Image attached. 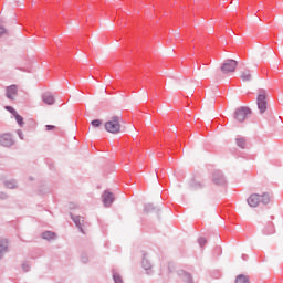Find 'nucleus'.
Here are the masks:
<instances>
[{"instance_id": "1", "label": "nucleus", "mask_w": 283, "mask_h": 283, "mask_svg": "<svg viewBox=\"0 0 283 283\" xmlns=\"http://www.w3.org/2000/svg\"><path fill=\"white\" fill-rule=\"evenodd\" d=\"M273 200V195L269 193V192H263L262 195L259 193H252L247 202L249 205V207L255 208L259 207L260 203L261 205H271V201Z\"/></svg>"}, {"instance_id": "2", "label": "nucleus", "mask_w": 283, "mask_h": 283, "mask_svg": "<svg viewBox=\"0 0 283 283\" xmlns=\"http://www.w3.org/2000/svg\"><path fill=\"white\" fill-rule=\"evenodd\" d=\"M105 129L109 134H118L120 132V117L114 116L111 120L105 123Z\"/></svg>"}, {"instance_id": "3", "label": "nucleus", "mask_w": 283, "mask_h": 283, "mask_svg": "<svg viewBox=\"0 0 283 283\" xmlns=\"http://www.w3.org/2000/svg\"><path fill=\"white\" fill-rule=\"evenodd\" d=\"M258 109L260 114H264L266 112V91L259 90V95L256 97Z\"/></svg>"}, {"instance_id": "4", "label": "nucleus", "mask_w": 283, "mask_h": 283, "mask_svg": "<svg viewBox=\"0 0 283 283\" xmlns=\"http://www.w3.org/2000/svg\"><path fill=\"white\" fill-rule=\"evenodd\" d=\"M249 114H251V108L242 106L234 112V118L239 123H244Z\"/></svg>"}, {"instance_id": "5", "label": "nucleus", "mask_w": 283, "mask_h": 283, "mask_svg": "<svg viewBox=\"0 0 283 283\" xmlns=\"http://www.w3.org/2000/svg\"><path fill=\"white\" fill-rule=\"evenodd\" d=\"M235 67H238V61L235 60H224L221 65V72L223 74H229L231 72H235Z\"/></svg>"}, {"instance_id": "6", "label": "nucleus", "mask_w": 283, "mask_h": 283, "mask_svg": "<svg viewBox=\"0 0 283 283\" xmlns=\"http://www.w3.org/2000/svg\"><path fill=\"white\" fill-rule=\"evenodd\" d=\"M14 145V137L12 134L4 133L0 135V147L10 148Z\"/></svg>"}, {"instance_id": "7", "label": "nucleus", "mask_w": 283, "mask_h": 283, "mask_svg": "<svg viewBox=\"0 0 283 283\" xmlns=\"http://www.w3.org/2000/svg\"><path fill=\"white\" fill-rule=\"evenodd\" d=\"M212 182L214 185H219L220 187H224L227 185V178L224 177V174L220 170H214L212 172Z\"/></svg>"}, {"instance_id": "8", "label": "nucleus", "mask_w": 283, "mask_h": 283, "mask_svg": "<svg viewBox=\"0 0 283 283\" xmlns=\"http://www.w3.org/2000/svg\"><path fill=\"white\" fill-rule=\"evenodd\" d=\"M17 94H19L18 85L12 84V85L6 87V97L9 101H14V98H17Z\"/></svg>"}, {"instance_id": "9", "label": "nucleus", "mask_w": 283, "mask_h": 283, "mask_svg": "<svg viewBox=\"0 0 283 283\" xmlns=\"http://www.w3.org/2000/svg\"><path fill=\"white\" fill-rule=\"evenodd\" d=\"M70 216H71V220H73L75 227L80 229L81 233H85V231L83 230V228L85 227V220L83 219V217L74 216L72 213Z\"/></svg>"}, {"instance_id": "10", "label": "nucleus", "mask_w": 283, "mask_h": 283, "mask_svg": "<svg viewBox=\"0 0 283 283\" xmlns=\"http://www.w3.org/2000/svg\"><path fill=\"white\" fill-rule=\"evenodd\" d=\"M102 200L105 207H112L114 202V193L107 190L104 191V193L102 195Z\"/></svg>"}, {"instance_id": "11", "label": "nucleus", "mask_w": 283, "mask_h": 283, "mask_svg": "<svg viewBox=\"0 0 283 283\" xmlns=\"http://www.w3.org/2000/svg\"><path fill=\"white\" fill-rule=\"evenodd\" d=\"M178 275H179L181 282H184V283H195L193 276L191 275V273L186 272L185 270H180L178 272Z\"/></svg>"}, {"instance_id": "12", "label": "nucleus", "mask_w": 283, "mask_h": 283, "mask_svg": "<svg viewBox=\"0 0 283 283\" xmlns=\"http://www.w3.org/2000/svg\"><path fill=\"white\" fill-rule=\"evenodd\" d=\"M142 266L145 269L147 272V275H151L154 272L151 271V262L149 259H147V253L143 254V260H142Z\"/></svg>"}, {"instance_id": "13", "label": "nucleus", "mask_w": 283, "mask_h": 283, "mask_svg": "<svg viewBox=\"0 0 283 283\" xmlns=\"http://www.w3.org/2000/svg\"><path fill=\"white\" fill-rule=\"evenodd\" d=\"M42 101L43 103H45V105H54V103H56V99H54V95L50 92L42 95Z\"/></svg>"}, {"instance_id": "14", "label": "nucleus", "mask_w": 283, "mask_h": 283, "mask_svg": "<svg viewBox=\"0 0 283 283\" xmlns=\"http://www.w3.org/2000/svg\"><path fill=\"white\" fill-rule=\"evenodd\" d=\"M241 81L249 83L253 80V75H251V70L249 69H244L243 71H241Z\"/></svg>"}, {"instance_id": "15", "label": "nucleus", "mask_w": 283, "mask_h": 283, "mask_svg": "<svg viewBox=\"0 0 283 283\" xmlns=\"http://www.w3.org/2000/svg\"><path fill=\"white\" fill-rule=\"evenodd\" d=\"M8 239L0 238V259L8 253Z\"/></svg>"}, {"instance_id": "16", "label": "nucleus", "mask_w": 283, "mask_h": 283, "mask_svg": "<svg viewBox=\"0 0 283 283\" xmlns=\"http://www.w3.org/2000/svg\"><path fill=\"white\" fill-rule=\"evenodd\" d=\"M264 235H273L275 233V226H273V222H269L266 227L263 230Z\"/></svg>"}, {"instance_id": "17", "label": "nucleus", "mask_w": 283, "mask_h": 283, "mask_svg": "<svg viewBox=\"0 0 283 283\" xmlns=\"http://www.w3.org/2000/svg\"><path fill=\"white\" fill-rule=\"evenodd\" d=\"M42 239L48 240L49 242L51 240H56V233H54L52 231H45V232L42 233Z\"/></svg>"}, {"instance_id": "18", "label": "nucleus", "mask_w": 283, "mask_h": 283, "mask_svg": "<svg viewBox=\"0 0 283 283\" xmlns=\"http://www.w3.org/2000/svg\"><path fill=\"white\" fill-rule=\"evenodd\" d=\"M4 187H6L7 189H17L18 182H17L15 179L6 180V181H4Z\"/></svg>"}, {"instance_id": "19", "label": "nucleus", "mask_w": 283, "mask_h": 283, "mask_svg": "<svg viewBox=\"0 0 283 283\" xmlns=\"http://www.w3.org/2000/svg\"><path fill=\"white\" fill-rule=\"evenodd\" d=\"M235 140L240 149H247V139L244 137H239Z\"/></svg>"}, {"instance_id": "20", "label": "nucleus", "mask_w": 283, "mask_h": 283, "mask_svg": "<svg viewBox=\"0 0 283 283\" xmlns=\"http://www.w3.org/2000/svg\"><path fill=\"white\" fill-rule=\"evenodd\" d=\"M113 280H114V283H125L123 281V276L120 274H118V272H116V270H113Z\"/></svg>"}, {"instance_id": "21", "label": "nucleus", "mask_w": 283, "mask_h": 283, "mask_svg": "<svg viewBox=\"0 0 283 283\" xmlns=\"http://www.w3.org/2000/svg\"><path fill=\"white\" fill-rule=\"evenodd\" d=\"M235 283H249V277H247L244 274H240L237 276Z\"/></svg>"}, {"instance_id": "22", "label": "nucleus", "mask_w": 283, "mask_h": 283, "mask_svg": "<svg viewBox=\"0 0 283 283\" xmlns=\"http://www.w3.org/2000/svg\"><path fill=\"white\" fill-rule=\"evenodd\" d=\"M13 116H14V118H15L18 125H19L20 127H23V125H24L23 117H22L21 115H19V113H17V114L13 115Z\"/></svg>"}, {"instance_id": "23", "label": "nucleus", "mask_w": 283, "mask_h": 283, "mask_svg": "<svg viewBox=\"0 0 283 283\" xmlns=\"http://www.w3.org/2000/svg\"><path fill=\"white\" fill-rule=\"evenodd\" d=\"M156 210V208L154 207V205L151 203H147L145 207H144V211L145 213H151V211Z\"/></svg>"}, {"instance_id": "24", "label": "nucleus", "mask_w": 283, "mask_h": 283, "mask_svg": "<svg viewBox=\"0 0 283 283\" xmlns=\"http://www.w3.org/2000/svg\"><path fill=\"white\" fill-rule=\"evenodd\" d=\"M30 269H31L30 262L25 261L22 263V271H24V273H28Z\"/></svg>"}, {"instance_id": "25", "label": "nucleus", "mask_w": 283, "mask_h": 283, "mask_svg": "<svg viewBox=\"0 0 283 283\" xmlns=\"http://www.w3.org/2000/svg\"><path fill=\"white\" fill-rule=\"evenodd\" d=\"M81 262H82V264H87V262H90V256H87L86 253H83L81 255Z\"/></svg>"}, {"instance_id": "26", "label": "nucleus", "mask_w": 283, "mask_h": 283, "mask_svg": "<svg viewBox=\"0 0 283 283\" xmlns=\"http://www.w3.org/2000/svg\"><path fill=\"white\" fill-rule=\"evenodd\" d=\"M91 125L93 127H101V125H103V122L101 119H94L91 122Z\"/></svg>"}, {"instance_id": "27", "label": "nucleus", "mask_w": 283, "mask_h": 283, "mask_svg": "<svg viewBox=\"0 0 283 283\" xmlns=\"http://www.w3.org/2000/svg\"><path fill=\"white\" fill-rule=\"evenodd\" d=\"M4 109H7V112H10V114H12V116H17V111L12 107V106H6Z\"/></svg>"}, {"instance_id": "28", "label": "nucleus", "mask_w": 283, "mask_h": 283, "mask_svg": "<svg viewBox=\"0 0 283 283\" xmlns=\"http://www.w3.org/2000/svg\"><path fill=\"white\" fill-rule=\"evenodd\" d=\"M198 243H199V247L202 249L205 244H207V239L201 237L199 238Z\"/></svg>"}, {"instance_id": "29", "label": "nucleus", "mask_w": 283, "mask_h": 283, "mask_svg": "<svg viewBox=\"0 0 283 283\" xmlns=\"http://www.w3.org/2000/svg\"><path fill=\"white\" fill-rule=\"evenodd\" d=\"M17 134L19 136V139L23 140V130L19 129V130H17Z\"/></svg>"}, {"instance_id": "30", "label": "nucleus", "mask_w": 283, "mask_h": 283, "mask_svg": "<svg viewBox=\"0 0 283 283\" xmlns=\"http://www.w3.org/2000/svg\"><path fill=\"white\" fill-rule=\"evenodd\" d=\"M45 127H46V132H52V129L56 128V126L54 125H46Z\"/></svg>"}, {"instance_id": "31", "label": "nucleus", "mask_w": 283, "mask_h": 283, "mask_svg": "<svg viewBox=\"0 0 283 283\" xmlns=\"http://www.w3.org/2000/svg\"><path fill=\"white\" fill-rule=\"evenodd\" d=\"M6 34V29L3 27H0V39Z\"/></svg>"}, {"instance_id": "32", "label": "nucleus", "mask_w": 283, "mask_h": 283, "mask_svg": "<svg viewBox=\"0 0 283 283\" xmlns=\"http://www.w3.org/2000/svg\"><path fill=\"white\" fill-rule=\"evenodd\" d=\"M242 260H249V256L247 254H243Z\"/></svg>"}, {"instance_id": "33", "label": "nucleus", "mask_w": 283, "mask_h": 283, "mask_svg": "<svg viewBox=\"0 0 283 283\" xmlns=\"http://www.w3.org/2000/svg\"><path fill=\"white\" fill-rule=\"evenodd\" d=\"M1 198H8V195L1 193Z\"/></svg>"}, {"instance_id": "34", "label": "nucleus", "mask_w": 283, "mask_h": 283, "mask_svg": "<svg viewBox=\"0 0 283 283\" xmlns=\"http://www.w3.org/2000/svg\"><path fill=\"white\" fill-rule=\"evenodd\" d=\"M198 187H202V185L198 184Z\"/></svg>"}]
</instances>
